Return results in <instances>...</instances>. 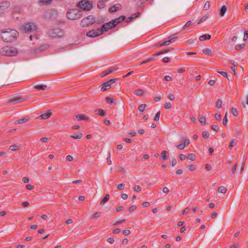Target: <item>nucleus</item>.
<instances>
[{
  "mask_svg": "<svg viewBox=\"0 0 248 248\" xmlns=\"http://www.w3.org/2000/svg\"><path fill=\"white\" fill-rule=\"evenodd\" d=\"M106 1H103V0H101L99 1L97 3V6L99 9L103 8L105 6V2Z\"/></svg>",
  "mask_w": 248,
  "mask_h": 248,
  "instance_id": "nucleus-28",
  "label": "nucleus"
},
{
  "mask_svg": "<svg viewBox=\"0 0 248 248\" xmlns=\"http://www.w3.org/2000/svg\"><path fill=\"white\" fill-rule=\"evenodd\" d=\"M46 85L44 84H37L34 86V88L42 91L46 90Z\"/></svg>",
  "mask_w": 248,
  "mask_h": 248,
  "instance_id": "nucleus-19",
  "label": "nucleus"
},
{
  "mask_svg": "<svg viewBox=\"0 0 248 248\" xmlns=\"http://www.w3.org/2000/svg\"><path fill=\"white\" fill-rule=\"evenodd\" d=\"M83 136V134L80 132H76L74 135H71L70 137L74 139H80Z\"/></svg>",
  "mask_w": 248,
  "mask_h": 248,
  "instance_id": "nucleus-18",
  "label": "nucleus"
},
{
  "mask_svg": "<svg viewBox=\"0 0 248 248\" xmlns=\"http://www.w3.org/2000/svg\"><path fill=\"white\" fill-rule=\"evenodd\" d=\"M169 153L166 151H163L161 153V158L164 160H167Z\"/></svg>",
  "mask_w": 248,
  "mask_h": 248,
  "instance_id": "nucleus-21",
  "label": "nucleus"
},
{
  "mask_svg": "<svg viewBox=\"0 0 248 248\" xmlns=\"http://www.w3.org/2000/svg\"><path fill=\"white\" fill-rule=\"evenodd\" d=\"M17 49L14 47L5 46L0 48V54L7 56H14L17 54Z\"/></svg>",
  "mask_w": 248,
  "mask_h": 248,
  "instance_id": "nucleus-2",
  "label": "nucleus"
},
{
  "mask_svg": "<svg viewBox=\"0 0 248 248\" xmlns=\"http://www.w3.org/2000/svg\"><path fill=\"white\" fill-rule=\"evenodd\" d=\"M217 72L219 74H220L221 75H222L223 77H225V78H228L227 77V74L226 72H224V71H217Z\"/></svg>",
  "mask_w": 248,
  "mask_h": 248,
  "instance_id": "nucleus-56",
  "label": "nucleus"
},
{
  "mask_svg": "<svg viewBox=\"0 0 248 248\" xmlns=\"http://www.w3.org/2000/svg\"><path fill=\"white\" fill-rule=\"evenodd\" d=\"M117 187L119 190H122L124 188L125 184L124 183H121L120 184L118 185Z\"/></svg>",
  "mask_w": 248,
  "mask_h": 248,
  "instance_id": "nucleus-38",
  "label": "nucleus"
},
{
  "mask_svg": "<svg viewBox=\"0 0 248 248\" xmlns=\"http://www.w3.org/2000/svg\"><path fill=\"white\" fill-rule=\"evenodd\" d=\"M66 16L69 19L76 20L80 17L81 14L78 9H72L68 11Z\"/></svg>",
  "mask_w": 248,
  "mask_h": 248,
  "instance_id": "nucleus-4",
  "label": "nucleus"
},
{
  "mask_svg": "<svg viewBox=\"0 0 248 248\" xmlns=\"http://www.w3.org/2000/svg\"><path fill=\"white\" fill-rule=\"evenodd\" d=\"M234 140L233 139H232L231 140V142H230V145H229V148L230 149H231L233 147V146L234 145Z\"/></svg>",
  "mask_w": 248,
  "mask_h": 248,
  "instance_id": "nucleus-49",
  "label": "nucleus"
},
{
  "mask_svg": "<svg viewBox=\"0 0 248 248\" xmlns=\"http://www.w3.org/2000/svg\"><path fill=\"white\" fill-rule=\"evenodd\" d=\"M10 6V3L7 1H4L0 3V9H6Z\"/></svg>",
  "mask_w": 248,
  "mask_h": 248,
  "instance_id": "nucleus-16",
  "label": "nucleus"
},
{
  "mask_svg": "<svg viewBox=\"0 0 248 248\" xmlns=\"http://www.w3.org/2000/svg\"><path fill=\"white\" fill-rule=\"evenodd\" d=\"M164 107L166 109H169L171 108V104L170 102H167L165 104Z\"/></svg>",
  "mask_w": 248,
  "mask_h": 248,
  "instance_id": "nucleus-50",
  "label": "nucleus"
},
{
  "mask_svg": "<svg viewBox=\"0 0 248 248\" xmlns=\"http://www.w3.org/2000/svg\"><path fill=\"white\" fill-rule=\"evenodd\" d=\"M244 46H245V44L243 43L241 44L237 45L235 46V48L237 50H239L241 49L242 48H243Z\"/></svg>",
  "mask_w": 248,
  "mask_h": 248,
  "instance_id": "nucleus-36",
  "label": "nucleus"
},
{
  "mask_svg": "<svg viewBox=\"0 0 248 248\" xmlns=\"http://www.w3.org/2000/svg\"><path fill=\"white\" fill-rule=\"evenodd\" d=\"M19 29L25 33H29L36 31L37 30V26L34 23L28 22L21 25Z\"/></svg>",
  "mask_w": 248,
  "mask_h": 248,
  "instance_id": "nucleus-3",
  "label": "nucleus"
},
{
  "mask_svg": "<svg viewBox=\"0 0 248 248\" xmlns=\"http://www.w3.org/2000/svg\"><path fill=\"white\" fill-rule=\"evenodd\" d=\"M114 19L112 20V21L104 24L102 27V29L103 31H108V30L112 29L113 27H114L116 25H117L116 23H114Z\"/></svg>",
  "mask_w": 248,
  "mask_h": 248,
  "instance_id": "nucleus-9",
  "label": "nucleus"
},
{
  "mask_svg": "<svg viewBox=\"0 0 248 248\" xmlns=\"http://www.w3.org/2000/svg\"><path fill=\"white\" fill-rule=\"evenodd\" d=\"M120 8V5L119 4H115L113 5L112 7H111L109 9V11L111 12H114L117 11L118 10H119Z\"/></svg>",
  "mask_w": 248,
  "mask_h": 248,
  "instance_id": "nucleus-20",
  "label": "nucleus"
},
{
  "mask_svg": "<svg viewBox=\"0 0 248 248\" xmlns=\"http://www.w3.org/2000/svg\"><path fill=\"white\" fill-rule=\"evenodd\" d=\"M168 97L171 100H173L174 99V96L173 94L172 93H170L168 95Z\"/></svg>",
  "mask_w": 248,
  "mask_h": 248,
  "instance_id": "nucleus-59",
  "label": "nucleus"
},
{
  "mask_svg": "<svg viewBox=\"0 0 248 248\" xmlns=\"http://www.w3.org/2000/svg\"><path fill=\"white\" fill-rule=\"evenodd\" d=\"M222 104V101L221 99H218L217 100V103H216V106L217 108H219L221 107Z\"/></svg>",
  "mask_w": 248,
  "mask_h": 248,
  "instance_id": "nucleus-37",
  "label": "nucleus"
},
{
  "mask_svg": "<svg viewBox=\"0 0 248 248\" xmlns=\"http://www.w3.org/2000/svg\"><path fill=\"white\" fill-rule=\"evenodd\" d=\"M227 115H228V112H226L225 113V116H224V119L223 120V124L224 125H227V123L228 122V120L227 119Z\"/></svg>",
  "mask_w": 248,
  "mask_h": 248,
  "instance_id": "nucleus-32",
  "label": "nucleus"
},
{
  "mask_svg": "<svg viewBox=\"0 0 248 248\" xmlns=\"http://www.w3.org/2000/svg\"><path fill=\"white\" fill-rule=\"evenodd\" d=\"M177 164L176 160L175 158H173L171 160V164L172 166H175Z\"/></svg>",
  "mask_w": 248,
  "mask_h": 248,
  "instance_id": "nucleus-57",
  "label": "nucleus"
},
{
  "mask_svg": "<svg viewBox=\"0 0 248 248\" xmlns=\"http://www.w3.org/2000/svg\"><path fill=\"white\" fill-rule=\"evenodd\" d=\"M176 147L179 150H183L185 148L182 143L177 145Z\"/></svg>",
  "mask_w": 248,
  "mask_h": 248,
  "instance_id": "nucleus-54",
  "label": "nucleus"
},
{
  "mask_svg": "<svg viewBox=\"0 0 248 248\" xmlns=\"http://www.w3.org/2000/svg\"><path fill=\"white\" fill-rule=\"evenodd\" d=\"M10 102H12L13 104L21 102L23 101V99L19 97H12L9 99Z\"/></svg>",
  "mask_w": 248,
  "mask_h": 248,
  "instance_id": "nucleus-12",
  "label": "nucleus"
},
{
  "mask_svg": "<svg viewBox=\"0 0 248 248\" xmlns=\"http://www.w3.org/2000/svg\"><path fill=\"white\" fill-rule=\"evenodd\" d=\"M110 71H109L108 70H106L104 72H103L102 73V75H101V77H104L107 75H108L109 74H110Z\"/></svg>",
  "mask_w": 248,
  "mask_h": 248,
  "instance_id": "nucleus-46",
  "label": "nucleus"
},
{
  "mask_svg": "<svg viewBox=\"0 0 248 248\" xmlns=\"http://www.w3.org/2000/svg\"><path fill=\"white\" fill-rule=\"evenodd\" d=\"M160 111H158L157 112L155 115V117L154 118V120L155 121H158L159 119V117H160Z\"/></svg>",
  "mask_w": 248,
  "mask_h": 248,
  "instance_id": "nucleus-43",
  "label": "nucleus"
},
{
  "mask_svg": "<svg viewBox=\"0 0 248 248\" xmlns=\"http://www.w3.org/2000/svg\"><path fill=\"white\" fill-rule=\"evenodd\" d=\"M226 10H227V8H226V7L225 6H223L221 7V9H220V15L222 16H223L225 15V13H226Z\"/></svg>",
  "mask_w": 248,
  "mask_h": 248,
  "instance_id": "nucleus-26",
  "label": "nucleus"
},
{
  "mask_svg": "<svg viewBox=\"0 0 248 248\" xmlns=\"http://www.w3.org/2000/svg\"><path fill=\"white\" fill-rule=\"evenodd\" d=\"M52 0H40V2L43 4H49Z\"/></svg>",
  "mask_w": 248,
  "mask_h": 248,
  "instance_id": "nucleus-41",
  "label": "nucleus"
},
{
  "mask_svg": "<svg viewBox=\"0 0 248 248\" xmlns=\"http://www.w3.org/2000/svg\"><path fill=\"white\" fill-rule=\"evenodd\" d=\"M202 53L208 56H212L213 55L212 51L209 48H203L202 49Z\"/></svg>",
  "mask_w": 248,
  "mask_h": 248,
  "instance_id": "nucleus-13",
  "label": "nucleus"
},
{
  "mask_svg": "<svg viewBox=\"0 0 248 248\" xmlns=\"http://www.w3.org/2000/svg\"><path fill=\"white\" fill-rule=\"evenodd\" d=\"M211 38V36L209 34H204V35H202L201 36H200L199 37V39L202 41H204V40H209Z\"/></svg>",
  "mask_w": 248,
  "mask_h": 248,
  "instance_id": "nucleus-22",
  "label": "nucleus"
},
{
  "mask_svg": "<svg viewBox=\"0 0 248 248\" xmlns=\"http://www.w3.org/2000/svg\"><path fill=\"white\" fill-rule=\"evenodd\" d=\"M108 157L107 158V161L108 162V164L109 165L111 164V161L110 160V153L108 152L107 154Z\"/></svg>",
  "mask_w": 248,
  "mask_h": 248,
  "instance_id": "nucleus-42",
  "label": "nucleus"
},
{
  "mask_svg": "<svg viewBox=\"0 0 248 248\" xmlns=\"http://www.w3.org/2000/svg\"><path fill=\"white\" fill-rule=\"evenodd\" d=\"M188 170L190 171L195 170L196 169V167L194 165L191 164L187 166Z\"/></svg>",
  "mask_w": 248,
  "mask_h": 248,
  "instance_id": "nucleus-35",
  "label": "nucleus"
},
{
  "mask_svg": "<svg viewBox=\"0 0 248 248\" xmlns=\"http://www.w3.org/2000/svg\"><path fill=\"white\" fill-rule=\"evenodd\" d=\"M196 157V155L194 154H190L187 155V158L191 161L195 160Z\"/></svg>",
  "mask_w": 248,
  "mask_h": 248,
  "instance_id": "nucleus-29",
  "label": "nucleus"
},
{
  "mask_svg": "<svg viewBox=\"0 0 248 248\" xmlns=\"http://www.w3.org/2000/svg\"><path fill=\"white\" fill-rule=\"evenodd\" d=\"M95 111L97 112L98 114L100 116H103L105 115V112L104 110L102 109H99L98 110H96Z\"/></svg>",
  "mask_w": 248,
  "mask_h": 248,
  "instance_id": "nucleus-39",
  "label": "nucleus"
},
{
  "mask_svg": "<svg viewBox=\"0 0 248 248\" xmlns=\"http://www.w3.org/2000/svg\"><path fill=\"white\" fill-rule=\"evenodd\" d=\"M22 181L25 183H28L29 182V179L28 177H23L22 178Z\"/></svg>",
  "mask_w": 248,
  "mask_h": 248,
  "instance_id": "nucleus-63",
  "label": "nucleus"
},
{
  "mask_svg": "<svg viewBox=\"0 0 248 248\" xmlns=\"http://www.w3.org/2000/svg\"><path fill=\"white\" fill-rule=\"evenodd\" d=\"M135 93L137 95H141L143 94V91L142 90L138 89L135 91Z\"/></svg>",
  "mask_w": 248,
  "mask_h": 248,
  "instance_id": "nucleus-34",
  "label": "nucleus"
},
{
  "mask_svg": "<svg viewBox=\"0 0 248 248\" xmlns=\"http://www.w3.org/2000/svg\"><path fill=\"white\" fill-rule=\"evenodd\" d=\"M242 103L244 108H245V103H246L247 105H248V96L246 98H245V100L242 101Z\"/></svg>",
  "mask_w": 248,
  "mask_h": 248,
  "instance_id": "nucleus-47",
  "label": "nucleus"
},
{
  "mask_svg": "<svg viewBox=\"0 0 248 248\" xmlns=\"http://www.w3.org/2000/svg\"><path fill=\"white\" fill-rule=\"evenodd\" d=\"M106 101L110 104H112L114 102V100L112 98H110V97H107L106 98Z\"/></svg>",
  "mask_w": 248,
  "mask_h": 248,
  "instance_id": "nucleus-40",
  "label": "nucleus"
},
{
  "mask_svg": "<svg viewBox=\"0 0 248 248\" xmlns=\"http://www.w3.org/2000/svg\"><path fill=\"white\" fill-rule=\"evenodd\" d=\"M170 191L169 189L167 187H165L163 189V192L164 193L167 194Z\"/></svg>",
  "mask_w": 248,
  "mask_h": 248,
  "instance_id": "nucleus-58",
  "label": "nucleus"
},
{
  "mask_svg": "<svg viewBox=\"0 0 248 248\" xmlns=\"http://www.w3.org/2000/svg\"><path fill=\"white\" fill-rule=\"evenodd\" d=\"M227 190V188L224 186H220L218 187V191L221 193H225Z\"/></svg>",
  "mask_w": 248,
  "mask_h": 248,
  "instance_id": "nucleus-24",
  "label": "nucleus"
},
{
  "mask_svg": "<svg viewBox=\"0 0 248 248\" xmlns=\"http://www.w3.org/2000/svg\"><path fill=\"white\" fill-rule=\"evenodd\" d=\"M101 216V214L100 212H96L93 216L94 218H98L100 217Z\"/></svg>",
  "mask_w": 248,
  "mask_h": 248,
  "instance_id": "nucleus-62",
  "label": "nucleus"
},
{
  "mask_svg": "<svg viewBox=\"0 0 248 248\" xmlns=\"http://www.w3.org/2000/svg\"><path fill=\"white\" fill-rule=\"evenodd\" d=\"M66 159L67 161H71L73 160V157L72 156L70 155H68L66 156Z\"/></svg>",
  "mask_w": 248,
  "mask_h": 248,
  "instance_id": "nucleus-60",
  "label": "nucleus"
},
{
  "mask_svg": "<svg viewBox=\"0 0 248 248\" xmlns=\"http://www.w3.org/2000/svg\"><path fill=\"white\" fill-rule=\"evenodd\" d=\"M52 112L47 111L41 115L40 117L42 120H46L49 118L52 115Z\"/></svg>",
  "mask_w": 248,
  "mask_h": 248,
  "instance_id": "nucleus-14",
  "label": "nucleus"
},
{
  "mask_svg": "<svg viewBox=\"0 0 248 248\" xmlns=\"http://www.w3.org/2000/svg\"><path fill=\"white\" fill-rule=\"evenodd\" d=\"M94 22V17L93 16H89L81 20L80 25L83 27H87L93 24Z\"/></svg>",
  "mask_w": 248,
  "mask_h": 248,
  "instance_id": "nucleus-7",
  "label": "nucleus"
},
{
  "mask_svg": "<svg viewBox=\"0 0 248 248\" xmlns=\"http://www.w3.org/2000/svg\"><path fill=\"white\" fill-rule=\"evenodd\" d=\"M18 36V32L16 31L11 29L2 31L0 33L2 40L7 43H10L15 41Z\"/></svg>",
  "mask_w": 248,
  "mask_h": 248,
  "instance_id": "nucleus-1",
  "label": "nucleus"
},
{
  "mask_svg": "<svg viewBox=\"0 0 248 248\" xmlns=\"http://www.w3.org/2000/svg\"><path fill=\"white\" fill-rule=\"evenodd\" d=\"M179 157L181 160H184L186 158V156L184 154H180Z\"/></svg>",
  "mask_w": 248,
  "mask_h": 248,
  "instance_id": "nucleus-64",
  "label": "nucleus"
},
{
  "mask_svg": "<svg viewBox=\"0 0 248 248\" xmlns=\"http://www.w3.org/2000/svg\"><path fill=\"white\" fill-rule=\"evenodd\" d=\"M77 6L83 10L89 11L92 8V3L87 0H82L79 1Z\"/></svg>",
  "mask_w": 248,
  "mask_h": 248,
  "instance_id": "nucleus-6",
  "label": "nucleus"
},
{
  "mask_svg": "<svg viewBox=\"0 0 248 248\" xmlns=\"http://www.w3.org/2000/svg\"><path fill=\"white\" fill-rule=\"evenodd\" d=\"M123 233L124 235H128L130 233V231L129 230H124L123 231Z\"/></svg>",
  "mask_w": 248,
  "mask_h": 248,
  "instance_id": "nucleus-55",
  "label": "nucleus"
},
{
  "mask_svg": "<svg viewBox=\"0 0 248 248\" xmlns=\"http://www.w3.org/2000/svg\"><path fill=\"white\" fill-rule=\"evenodd\" d=\"M136 208H137V206L136 205H132L131 207H130L129 208L128 210L129 211H133L135 210Z\"/></svg>",
  "mask_w": 248,
  "mask_h": 248,
  "instance_id": "nucleus-61",
  "label": "nucleus"
},
{
  "mask_svg": "<svg viewBox=\"0 0 248 248\" xmlns=\"http://www.w3.org/2000/svg\"><path fill=\"white\" fill-rule=\"evenodd\" d=\"M116 81L115 79H111L105 83H104L101 86V90L102 91H104L107 90L111 88L110 85L111 84H113L115 83Z\"/></svg>",
  "mask_w": 248,
  "mask_h": 248,
  "instance_id": "nucleus-10",
  "label": "nucleus"
},
{
  "mask_svg": "<svg viewBox=\"0 0 248 248\" xmlns=\"http://www.w3.org/2000/svg\"><path fill=\"white\" fill-rule=\"evenodd\" d=\"M107 242L111 244H113L115 242V240L113 238H108L107 239Z\"/></svg>",
  "mask_w": 248,
  "mask_h": 248,
  "instance_id": "nucleus-51",
  "label": "nucleus"
},
{
  "mask_svg": "<svg viewBox=\"0 0 248 248\" xmlns=\"http://www.w3.org/2000/svg\"><path fill=\"white\" fill-rule=\"evenodd\" d=\"M236 65L234 62L232 63V66L231 67L232 70L233 71L234 74H236Z\"/></svg>",
  "mask_w": 248,
  "mask_h": 248,
  "instance_id": "nucleus-48",
  "label": "nucleus"
},
{
  "mask_svg": "<svg viewBox=\"0 0 248 248\" xmlns=\"http://www.w3.org/2000/svg\"><path fill=\"white\" fill-rule=\"evenodd\" d=\"M75 120L77 121L87 120L88 118L83 114H78L76 116Z\"/></svg>",
  "mask_w": 248,
  "mask_h": 248,
  "instance_id": "nucleus-17",
  "label": "nucleus"
},
{
  "mask_svg": "<svg viewBox=\"0 0 248 248\" xmlns=\"http://www.w3.org/2000/svg\"><path fill=\"white\" fill-rule=\"evenodd\" d=\"M190 143V140L188 139H184L182 140L183 145L185 147L187 146Z\"/></svg>",
  "mask_w": 248,
  "mask_h": 248,
  "instance_id": "nucleus-27",
  "label": "nucleus"
},
{
  "mask_svg": "<svg viewBox=\"0 0 248 248\" xmlns=\"http://www.w3.org/2000/svg\"><path fill=\"white\" fill-rule=\"evenodd\" d=\"M146 108V105L144 104L140 105L138 108V110L139 111L142 112L144 111Z\"/></svg>",
  "mask_w": 248,
  "mask_h": 248,
  "instance_id": "nucleus-31",
  "label": "nucleus"
},
{
  "mask_svg": "<svg viewBox=\"0 0 248 248\" xmlns=\"http://www.w3.org/2000/svg\"><path fill=\"white\" fill-rule=\"evenodd\" d=\"M47 35L52 38H60L63 36L64 32L59 29H51L48 31Z\"/></svg>",
  "mask_w": 248,
  "mask_h": 248,
  "instance_id": "nucleus-5",
  "label": "nucleus"
},
{
  "mask_svg": "<svg viewBox=\"0 0 248 248\" xmlns=\"http://www.w3.org/2000/svg\"><path fill=\"white\" fill-rule=\"evenodd\" d=\"M248 38V31H246L244 32L243 39H244V41H246L247 40Z\"/></svg>",
  "mask_w": 248,
  "mask_h": 248,
  "instance_id": "nucleus-53",
  "label": "nucleus"
},
{
  "mask_svg": "<svg viewBox=\"0 0 248 248\" xmlns=\"http://www.w3.org/2000/svg\"><path fill=\"white\" fill-rule=\"evenodd\" d=\"M168 52V50H163V51H161L158 53H156L155 54H154V56H158V55H159L161 54H164V53H166L167 52Z\"/></svg>",
  "mask_w": 248,
  "mask_h": 248,
  "instance_id": "nucleus-45",
  "label": "nucleus"
},
{
  "mask_svg": "<svg viewBox=\"0 0 248 248\" xmlns=\"http://www.w3.org/2000/svg\"><path fill=\"white\" fill-rule=\"evenodd\" d=\"M202 136L204 138H206V139H207L208 138L209 135V134L205 132V131H203L202 133Z\"/></svg>",
  "mask_w": 248,
  "mask_h": 248,
  "instance_id": "nucleus-52",
  "label": "nucleus"
},
{
  "mask_svg": "<svg viewBox=\"0 0 248 248\" xmlns=\"http://www.w3.org/2000/svg\"><path fill=\"white\" fill-rule=\"evenodd\" d=\"M199 121H200L201 124H205V122H206V120H205V118L204 117V116H201L200 117V118H199Z\"/></svg>",
  "mask_w": 248,
  "mask_h": 248,
  "instance_id": "nucleus-33",
  "label": "nucleus"
},
{
  "mask_svg": "<svg viewBox=\"0 0 248 248\" xmlns=\"http://www.w3.org/2000/svg\"><path fill=\"white\" fill-rule=\"evenodd\" d=\"M29 120V117L28 116L25 117L22 119H20L17 120L15 124H22L27 122Z\"/></svg>",
  "mask_w": 248,
  "mask_h": 248,
  "instance_id": "nucleus-15",
  "label": "nucleus"
},
{
  "mask_svg": "<svg viewBox=\"0 0 248 248\" xmlns=\"http://www.w3.org/2000/svg\"><path fill=\"white\" fill-rule=\"evenodd\" d=\"M109 199V196L108 194L106 195L105 197L103 199V200L100 202V204L103 205L105 203H106Z\"/></svg>",
  "mask_w": 248,
  "mask_h": 248,
  "instance_id": "nucleus-23",
  "label": "nucleus"
},
{
  "mask_svg": "<svg viewBox=\"0 0 248 248\" xmlns=\"http://www.w3.org/2000/svg\"><path fill=\"white\" fill-rule=\"evenodd\" d=\"M232 113L234 116H237L238 114L237 110L235 108H232Z\"/></svg>",
  "mask_w": 248,
  "mask_h": 248,
  "instance_id": "nucleus-44",
  "label": "nucleus"
},
{
  "mask_svg": "<svg viewBox=\"0 0 248 248\" xmlns=\"http://www.w3.org/2000/svg\"><path fill=\"white\" fill-rule=\"evenodd\" d=\"M124 18H125V16H121L119 18L114 19V20H115L114 23L118 24L120 22L123 21L124 19Z\"/></svg>",
  "mask_w": 248,
  "mask_h": 248,
  "instance_id": "nucleus-25",
  "label": "nucleus"
},
{
  "mask_svg": "<svg viewBox=\"0 0 248 248\" xmlns=\"http://www.w3.org/2000/svg\"><path fill=\"white\" fill-rule=\"evenodd\" d=\"M175 37L174 36H170L168 38V39L166 41H164L162 42V43H160L158 45L159 46H168L169 45L171 42L173 41V40L175 39Z\"/></svg>",
  "mask_w": 248,
  "mask_h": 248,
  "instance_id": "nucleus-11",
  "label": "nucleus"
},
{
  "mask_svg": "<svg viewBox=\"0 0 248 248\" xmlns=\"http://www.w3.org/2000/svg\"><path fill=\"white\" fill-rule=\"evenodd\" d=\"M104 32L102 28L97 30H91L87 33V36L90 37H95L101 35Z\"/></svg>",
  "mask_w": 248,
  "mask_h": 248,
  "instance_id": "nucleus-8",
  "label": "nucleus"
},
{
  "mask_svg": "<svg viewBox=\"0 0 248 248\" xmlns=\"http://www.w3.org/2000/svg\"><path fill=\"white\" fill-rule=\"evenodd\" d=\"M19 145H13L9 147V149H10L12 151H16L18 149Z\"/></svg>",
  "mask_w": 248,
  "mask_h": 248,
  "instance_id": "nucleus-30",
  "label": "nucleus"
}]
</instances>
